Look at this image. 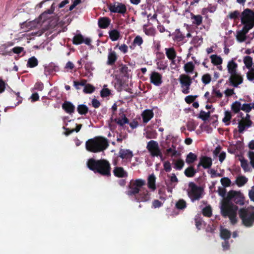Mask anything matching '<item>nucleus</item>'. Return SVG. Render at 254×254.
Instances as JSON below:
<instances>
[{"instance_id": "obj_29", "label": "nucleus", "mask_w": 254, "mask_h": 254, "mask_svg": "<svg viewBox=\"0 0 254 254\" xmlns=\"http://www.w3.org/2000/svg\"><path fill=\"white\" fill-rule=\"evenodd\" d=\"M197 160V155L190 152L186 157V162L189 165H190L192 163L196 161Z\"/></svg>"}, {"instance_id": "obj_21", "label": "nucleus", "mask_w": 254, "mask_h": 254, "mask_svg": "<svg viewBox=\"0 0 254 254\" xmlns=\"http://www.w3.org/2000/svg\"><path fill=\"white\" fill-rule=\"evenodd\" d=\"M120 157L123 159H129L133 156V152L131 150L127 149H121L120 152Z\"/></svg>"}, {"instance_id": "obj_43", "label": "nucleus", "mask_w": 254, "mask_h": 254, "mask_svg": "<svg viewBox=\"0 0 254 254\" xmlns=\"http://www.w3.org/2000/svg\"><path fill=\"white\" fill-rule=\"evenodd\" d=\"M202 214L204 216L207 217H211L212 215V210L210 205L206 206L202 209Z\"/></svg>"}, {"instance_id": "obj_51", "label": "nucleus", "mask_w": 254, "mask_h": 254, "mask_svg": "<svg viewBox=\"0 0 254 254\" xmlns=\"http://www.w3.org/2000/svg\"><path fill=\"white\" fill-rule=\"evenodd\" d=\"M120 32L116 29H112V40L115 41L121 38Z\"/></svg>"}, {"instance_id": "obj_30", "label": "nucleus", "mask_w": 254, "mask_h": 254, "mask_svg": "<svg viewBox=\"0 0 254 254\" xmlns=\"http://www.w3.org/2000/svg\"><path fill=\"white\" fill-rule=\"evenodd\" d=\"M115 77L116 81L115 83L114 87L118 91H120L122 90L124 83L121 79V77L119 74H116Z\"/></svg>"}, {"instance_id": "obj_37", "label": "nucleus", "mask_w": 254, "mask_h": 254, "mask_svg": "<svg viewBox=\"0 0 254 254\" xmlns=\"http://www.w3.org/2000/svg\"><path fill=\"white\" fill-rule=\"evenodd\" d=\"M34 23L32 22H24L20 24V26L25 31L31 29L34 27Z\"/></svg>"}, {"instance_id": "obj_3", "label": "nucleus", "mask_w": 254, "mask_h": 254, "mask_svg": "<svg viewBox=\"0 0 254 254\" xmlns=\"http://www.w3.org/2000/svg\"><path fill=\"white\" fill-rule=\"evenodd\" d=\"M238 214L241 224L246 228L252 227L254 224V208H242L239 211Z\"/></svg>"}, {"instance_id": "obj_17", "label": "nucleus", "mask_w": 254, "mask_h": 254, "mask_svg": "<svg viewBox=\"0 0 254 254\" xmlns=\"http://www.w3.org/2000/svg\"><path fill=\"white\" fill-rule=\"evenodd\" d=\"M154 114L152 110H146L142 112L141 117L142 122L144 124L148 123L149 121L153 117Z\"/></svg>"}, {"instance_id": "obj_56", "label": "nucleus", "mask_w": 254, "mask_h": 254, "mask_svg": "<svg viewBox=\"0 0 254 254\" xmlns=\"http://www.w3.org/2000/svg\"><path fill=\"white\" fill-rule=\"evenodd\" d=\"M251 105L250 103H244L241 105V110L247 113L251 112L252 111Z\"/></svg>"}, {"instance_id": "obj_42", "label": "nucleus", "mask_w": 254, "mask_h": 254, "mask_svg": "<svg viewBox=\"0 0 254 254\" xmlns=\"http://www.w3.org/2000/svg\"><path fill=\"white\" fill-rule=\"evenodd\" d=\"M38 62L35 57L30 58L27 62V66L33 68L38 65Z\"/></svg>"}, {"instance_id": "obj_24", "label": "nucleus", "mask_w": 254, "mask_h": 254, "mask_svg": "<svg viewBox=\"0 0 254 254\" xmlns=\"http://www.w3.org/2000/svg\"><path fill=\"white\" fill-rule=\"evenodd\" d=\"M156 178L153 174L150 175L147 179V186L149 189L154 191L156 189Z\"/></svg>"}, {"instance_id": "obj_23", "label": "nucleus", "mask_w": 254, "mask_h": 254, "mask_svg": "<svg viewBox=\"0 0 254 254\" xmlns=\"http://www.w3.org/2000/svg\"><path fill=\"white\" fill-rule=\"evenodd\" d=\"M110 19L107 17H100L98 19V25L100 28H106L110 24Z\"/></svg>"}, {"instance_id": "obj_20", "label": "nucleus", "mask_w": 254, "mask_h": 254, "mask_svg": "<svg viewBox=\"0 0 254 254\" xmlns=\"http://www.w3.org/2000/svg\"><path fill=\"white\" fill-rule=\"evenodd\" d=\"M200 161L202 163V167L205 169H209L212 165V159L206 156H201Z\"/></svg>"}, {"instance_id": "obj_13", "label": "nucleus", "mask_w": 254, "mask_h": 254, "mask_svg": "<svg viewBox=\"0 0 254 254\" xmlns=\"http://www.w3.org/2000/svg\"><path fill=\"white\" fill-rule=\"evenodd\" d=\"M134 197L137 202H145L150 199V194L146 189L142 188L139 193L134 196Z\"/></svg>"}, {"instance_id": "obj_46", "label": "nucleus", "mask_w": 254, "mask_h": 254, "mask_svg": "<svg viewBox=\"0 0 254 254\" xmlns=\"http://www.w3.org/2000/svg\"><path fill=\"white\" fill-rule=\"evenodd\" d=\"M210 111H208L207 112L201 111L199 114V118H200L202 121H206L208 120V118L210 117Z\"/></svg>"}, {"instance_id": "obj_18", "label": "nucleus", "mask_w": 254, "mask_h": 254, "mask_svg": "<svg viewBox=\"0 0 254 254\" xmlns=\"http://www.w3.org/2000/svg\"><path fill=\"white\" fill-rule=\"evenodd\" d=\"M114 175L118 178H126L127 173L121 167H115L113 170Z\"/></svg>"}, {"instance_id": "obj_22", "label": "nucleus", "mask_w": 254, "mask_h": 254, "mask_svg": "<svg viewBox=\"0 0 254 254\" xmlns=\"http://www.w3.org/2000/svg\"><path fill=\"white\" fill-rule=\"evenodd\" d=\"M238 65L237 63L235 62L234 60L230 61L227 64V68L228 73L231 74H234L237 72V68Z\"/></svg>"}, {"instance_id": "obj_15", "label": "nucleus", "mask_w": 254, "mask_h": 254, "mask_svg": "<svg viewBox=\"0 0 254 254\" xmlns=\"http://www.w3.org/2000/svg\"><path fill=\"white\" fill-rule=\"evenodd\" d=\"M243 81L242 76L239 73H232L230 74L229 82L234 87H238V85L242 84Z\"/></svg>"}, {"instance_id": "obj_34", "label": "nucleus", "mask_w": 254, "mask_h": 254, "mask_svg": "<svg viewBox=\"0 0 254 254\" xmlns=\"http://www.w3.org/2000/svg\"><path fill=\"white\" fill-rule=\"evenodd\" d=\"M143 39L140 36H137L134 39L133 42L131 46H129L131 49H134V48L137 46H140L143 43Z\"/></svg>"}, {"instance_id": "obj_31", "label": "nucleus", "mask_w": 254, "mask_h": 254, "mask_svg": "<svg viewBox=\"0 0 254 254\" xmlns=\"http://www.w3.org/2000/svg\"><path fill=\"white\" fill-rule=\"evenodd\" d=\"M241 108V103L238 101H235L231 106V111L235 114L239 113Z\"/></svg>"}, {"instance_id": "obj_35", "label": "nucleus", "mask_w": 254, "mask_h": 254, "mask_svg": "<svg viewBox=\"0 0 254 254\" xmlns=\"http://www.w3.org/2000/svg\"><path fill=\"white\" fill-rule=\"evenodd\" d=\"M247 178L244 176H240L237 177L236 179V184L239 187H242L247 182Z\"/></svg>"}, {"instance_id": "obj_40", "label": "nucleus", "mask_w": 254, "mask_h": 254, "mask_svg": "<svg viewBox=\"0 0 254 254\" xmlns=\"http://www.w3.org/2000/svg\"><path fill=\"white\" fill-rule=\"evenodd\" d=\"M244 63L247 68L248 69L252 68L253 58L251 56H246L243 60Z\"/></svg>"}, {"instance_id": "obj_48", "label": "nucleus", "mask_w": 254, "mask_h": 254, "mask_svg": "<svg viewBox=\"0 0 254 254\" xmlns=\"http://www.w3.org/2000/svg\"><path fill=\"white\" fill-rule=\"evenodd\" d=\"M244 26L242 28V30H240L242 33L246 35L247 34L249 33V31L250 30L254 27V24H243Z\"/></svg>"}, {"instance_id": "obj_39", "label": "nucleus", "mask_w": 254, "mask_h": 254, "mask_svg": "<svg viewBox=\"0 0 254 254\" xmlns=\"http://www.w3.org/2000/svg\"><path fill=\"white\" fill-rule=\"evenodd\" d=\"M77 112L79 114L85 115L88 112V108L85 105L81 104L77 106Z\"/></svg>"}, {"instance_id": "obj_41", "label": "nucleus", "mask_w": 254, "mask_h": 254, "mask_svg": "<svg viewBox=\"0 0 254 254\" xmlns=\"http://www.w3.org/2000/svg\"><path fill=\"white\" fill-rule=\"evenodd\" d=\"M231 232L227 229H221L220 231V237L225 240H228L231 237Z\"/></svg>"}, {"instance_id": "obj_8", "label": "nucleus", "mask_w": 254, "mask_h": 254, "mask_svg": "<svg viewBox=\"0 0 254 254\" xmlns=\"http://www.w3.org/2000/svg\"><path fill=\"white\" fill-rule=\"evenodd\" d=\"M179 81L182 89V92L185 94H189L192 79L189 75L183 73L180 75Z\"/></svg>"}, {"instance_id": "obj_47", "label": "nucleus", "mask_w": 254, "mask_h": 254, "mask_svg": "<svg viewBox=\"0 0 254 254\" xmlns=\"http://www.w3.org/2000/svg\"><path fill=\"white\" fill-rule=\"evenodd\" d=\"M232 115L230 112H225V117L223 119V122L225 123V125L228 126L230 124V120L231 119Z\"/></svg>"}, {"instance_id": "obj_53", "label": "nucleus", "mask_w": 254, "mask_h": 254, "mask_svg": "<svg viewBox=\"0 0 254 254\" xmlns=\"http://www.w3.org/2000/svg\"><path fill=\"white\" fill-rule=\"evenodd\" d=\"M166 154L170 155L171 154V156L172 157L175 156H178L180 155V153L178 152L176 149H173V148H168L166 150Z\"/></svg>"}, {"instance_id": "obj_7", "label": "nucleus", "mask_w": 254, "mask_h": 254, "mask_svg": "<svg viewBox=\"0 0 254 254\" xmlns=\"http://www.w3.org/2000/svg\"><path fill=\"white\" fill-rule=\"evenodd\" d=\"M225 199L230 202H234L240 205H243L244 204V196L240 191L231 190L228 192Z\"/></svg>"}, {"instance_id": "obj_33", "label": "nucleus", "mask_w": 254, "mask_h": 254, "mask_svg": "<svg viewBox=\"0 0 254 254\" xmlns=\"http://www.w3.org/2000/svg\"><path fill=\"white\" fill-rule=\"evenodd\" d=\"M212 63L215 65H218L223 63V60L217 55H212L210 56Z\"/></svg>"}, {"instance_id": "obj_28", "label": "nucleus", "mask_w": 254, "mask_h": 254, "mask_svg": "<svg viewBox=\"0 0 254 254\" xmlns=\"http://www.w3.org/2000/svg\"><path fill=\"white\" fill-rule=\"evenodd\" d=\"M198 172V170L194 169L193 166L190 165L185 170L184 173L187 177L191 178L193 177Z\"/></svg>"}, {"instance_id": "obj_57", "label": "nucleus", "mask_w": 254, "mask_h": 254, "mask_svg": "<svg viewBox=\"0 0 254 254\" xmlns=\"http://www.w3.org/2000/svg\"><path fill=\"white\" fill-rule=\"evenodd\" d=\"M144 32L148 36H154L155 34V29L152 27L149 28L144 27Z\"/></svg>"}, {"instance_id": "obj_63", "label": "nucleus", "mask_w": 254, "mask_h": 254, "mask_svg": "<svg viewBox=\"0 0 254 254\" xmlns=\"http://www.w3.org/2000/svg\"><path fill=\"white\" fill-rule=\"evenodd\" d=\"M248 158L250 160V164L254 169V151H250L248 152Z\"/></svg>"}, {"instance_id": "obj_19", "label": "nucleus", "mask_w": 254, "mask_h": 254, "mask_svg": "<svg viewBox=\"0 0 254 254\" xmlns=\"http://www.w3.org/2000/svg\"><path fill=\"white\" fill-rule=\"evenodd\" d=\"M190 15L192 24L197 26L202 24L203 17L200 14L195 15L193 13H190Z\"/></svg>"}, {"instance_id": "obj_52", "label": "nucleus", "mask_w": 254, "mask_h": 254, "mask_svg": "<svg viewBox=\"0 0 254 254\" xmlns=\"http://www.w3.org/2000/svg\"><path fill=\"white\" fill-rule=\"evenodd\" d=\"M185 165V162L182 159L176 161L174 164V168L178 170H181Z\"/></svg>"}, {"instance_id": "obj_12", "label": "nucleus", "mask_w": 254, "mask_h": 254, "mask_svg": "<svg viewBox=\"0 0 254 254\" xmlns=\"http://www.w3.org/2000/svg\"><path fill=\"white\" fill-rule=\"evenodd\" d=\"M91 40L89 38H84L81 34L75 35L72 39V43L74 45H78L85 43L87 46L91 45Z\"/></svg>"}, {"instance_id": "obj_62", "label": "nucleus", "mask_w": 254, "mask_h": 254, "mask_svg": "<svg viewBox=\"0 0 254 254\" xmlns=\"http://www.w3.org/2000/svg\"><path fill=\"white\" fill-rule=\"evenodd\" d=\"M250 69V71L247 73L246 76L248 80L253 81L254 80V68Z\"/></svg>"}, {"instance_id": "obj_5", "label": "nucleus", "mask_w": 254, "mask_h": 254, "mask_svg": "<svg viewBox=\"0 0 254 254\" xmlns=\"http://www.w3.org/2000/svg\"><path fill=\"white\" fill-rule=\"evenodd\" d=\"M190 189L188 190V196L192 201L199 200L202 197L203 190L193 182L189 184Z\"/></svg>"}, {"instance_id": "obj_9", "label": "nucleus", "mask_w": 254, "mask_h": 254, "mask_svg": "<svg viewBox=\"0 0 254 254\" xmlns=\"http://www.w3.org/2000/svg\"><path fill=\"white\" fill-rule=\"evenodd\" d=\"M146 148L152 157H158L161 155V150L157 141L153 140L149 141L147 143Z\"/></svg>"}, {"instance_id": "obj_10", "label": "nucleus", "mask_w": 254, "mask_h": 254, "mask_svg": "<svg viewBox=\"0 0 254 254\" xmlns=\"http://www.w3.org/2000/svg\"><path fill=\"white\" fill-rule=\"evenodd\" d=\"M127 11L126 5L120 2H115L112 5V12L114 13H118L124 15Z\"/></svg>"}, {"instance_id": "obj_64", "label": "nucleus", "mask_w": 254, "mask_h": 254, "mask_svg": "<svg viewBox=\"0 0 254 254\" xmlns=\"http://www.w3.org/2000/svg\"><path fill=\"white\" fill-rule=\"evenodd\" d=\"M197 98V96H192L189 95L186 97L185 100L188 104H190L194 102L196 98Z\"/></svg>"}, {"instance_id": "obj_14", "label": "nucleus", "mask_w": 254, "mask_h": 254, "mask_svg": "<svg viewBox=\"0 0 254 254\" xmlns=\"http://www.w3.org/2000/svg\"><path fill=\"white\" fill-rule=\"evenodd\" d=\"M150 82L155 86H160L163 83L161 74L152 71L150 74Z\"/></svg>"}, {"instance_id": "obj_11", "label": "nucleus", "mask_w": 254, "mask_h": 254, "mask_svg": "<svg viewBox=\"0 0 254 254\" xmlns=\"http://www.w3.org/2000/svg\"><path fill=\"white\" fill-rule=\"evenodd\" d=\"M127 68L126 65L122 63H117L112 66V69H114V74L115 76L117 74L120 75V77H122L123 75H125L127 73Z\"/></svg>"}, {"instance_id": "obj_26", "label": "nucleus", "mask_w": 254, "mask_h": 254, "mask_svg": "<svg viewBox=\"0 0 254 254\" xmlns=\"http://www.w3.org/2000/svg\"><path fill=\"white\" fill-rule=\"evenodd\" d=\"M253 124L248 125V123L242 120L239 121L238 123V131L240 133H243L245 130L246 128H249L252 126Z\"/></svg>"}, {"instance_id": "obj_32", "label": "nucleus", "mask_w": 254, "mask_h": 254, "mask_svg": "<svg viewBox=\"0 0 254 254\" xmlns=\"http://www.w3.org/2000/svg\"><path fill=\"white\" fill-rule=\"evenodd\" d=\"M185 38V36L182 34L179 29H177L175 32L174 40L177 42H183Z\"/></svg>"}, {"instance_id": "obj_59", "label": "nucleus", "mask_w": 254, "mask_h": 254, "mask_svg": "<svg viewBox=\"0 0 254 254\" xmlns=\"http://www.w3.org/2000/svg\"><path fill=\"white\" fill-rule=\"evenodd\" d=\"M236 37L237 40L240 42H243L246 39V36L240 31H237Z\"/></svg>"}, {"instance_id": "obj_50", "label": "nucleus", "mask_w": 254, "mask_h": 254, "mask_svg": "<svg viewBox=\"0 0 254 254\" xmlns=\"http://www.w3.org/2000/svg\"><path fill=\"white\" fill-rule=\"evenodd\" d=\"M95 87L90 84L85 85L83 89V92L86 94H90L94 92Z\"/></svg>"}, {"instance_id": "obj_55", "label": "nucleus", "mask_w": 254, "mask_h": 254, "mask_svg": "<svg viewBox=\"0 0 254 254\" xmlns=\"http://www.w3.org/2000/svg\"><path fill=\"white\" fill-rule=\"evenodd\" d=\"M240 12L238 10L233 11V12H231L229 13L228 15V17L231 19H237L239 18L240 16Z\"/></svg>"}, {"instance_id": "obj_36", "label": "nucleus", "mask_w": 254, "mask_h": 254, "mask_svg": "<svg viewBox=\"0 0 254 254\" xmlns=\"http://www.w3.org/2000/svg\"><path fill=\"white\" fill-rule=\"evenodd\" d=\"M176 208L179 210H184L187 207V202L183 199H180L176 203Z\"/></svg>"}, {"instance_id": "obj_44", "label": "nucleus", "mask_w": 254, "mask_h": 254, "mask_svg": "<svg viewBox=\"0 0 254 254\" xmlns=\"http://www.w3.org/2000/svg\"><path fill=\"white\" fill-rule=\"evenodd\" d=\"M168 66L167 61H159L157 63V68L160 70H165Z\"/></svg>"}, {"instance_id": "obj_49", "label": "nucleus", "mask_w": 254, "mask_h": 254, "mask_svg": "<svg viewBox=\"0 0 254 254\" xmlns=\"http://www.w3.org/2000/svg\"><path fill=\"white\" fill-rule=\"evenodd\" d=\"M146 137L148 139L157 137V132L155 130H149L146 132Z\"/></svg>"}, {"instance_id": "obj_54", "label": "nucleus", "mask_w": 254, "mask_h": 254, "mask_svg": "<svg viewBox=\"0 0 254 254\" xmlns=\"http://www.w3.org/2000/svg\"><path fill=\"white\" fill-rule=\"evenodd\" d=\"M201 80L203 83L205 85L210 83L211 81V75L209 73H205L202 76Z\"/></svg>"}, {"instance_id": "obj_38", "label": "nucleus", "mask_w": 254, "mask_h": 254, "mask_svg": "<svg viewBox=\"0 0 254 254\" xmlns=\"http://www.w3.org/2000/svg\"><path fill=\"white\" fill-rule=\"evenodd\" d=\"M194 65L192 62L187 63L184 65V70L186 73H192L194 70Z\"/></svg>"}, {"instance_id": "obj_1", "label": "nucleus", "mask_w": 254, "mask_h": 254, "mask_svg": "<svg viewBox=\"0 0 254 254\" xmlns=\"http://www.w3.org/2000/svg\"><path fill=\"white\" fill-rule=\"evenodd\" d=\"M87 166L89 170L95 173H99L103 176L110 175V164L106 160L90 158L87 161Z\"/></svg>"}, {"instance_id": "obj_4", "label": "nucleus", "mask_w": 254, "mask_h": 254, "mask_svg": "<svg viewBox=\"0 0 254 254\" xmlns=\"http://www.w3.org/2000/svg\"><path fill=\"white\" fill-rule=\"evenodd\" d=\"M146 185V181L141 179L132 180L130 181L128 185V190L126 194L129 196H136L142 189V187Z\"/></svg>"}, {"instance_id": "obj_60", "label": "nucleus", "mask_w": 254, "mask_h": 254, "mask_svg": "<svg viewBox=\"0 0 254 254\" xmlns=\"http://www.w3.org/2000/svg\"><path fill=\"white\" fill-rule=\"evenodd\" d=\"M221 185L224 187H228L230 186L231 181L228 177L221 178L220 180Z\"/></svg>"}, {"instance_id": "obj_27", "label": "nucleus", "mask_w": 254, "mask_h": 254, "mask_svg": "<svg viewBox=\"0 0 254 254\" xmlns=\"http://www.w3.org/2000/svg\"><path fill=\"white\" fill-rule=\"evenodd\" d=\"M114 122L121 127H123L125 124H128V120L124 113L121 115V117L115 119Z\"/></svg>"}, {"instance_id": "obj_25", "label": "nucleus", "mask_w": 254, "mask_h": 254, "mask_svg": "<svg viewBox=\"0 0 254 254\" xmlns=\"http://www.w3.org/2000/svg\"><path fill=\"white\" fill-rule=\"evenodd\" d=\"M166 55L170 60H175L176 58L177 53L174 48H165Z\"/></svg>"}, {"instance_id": "obj_2", "label": "nucleus", "mask_w": 254, "mask_h": 254, "mask_svg": "<svg viewBox=\"0 0 254 254\" xmlns=\"http://www.w3.org/2000/svg\"><path fill=\"white\" fill-rule=\"evenodd\" d=\"M107 138L102 136H96L88 139L85 143L86 149L89 152L98 153L103 151L109 147Z\"/></svg>"}, {"instance_id": "obj_6", "label": "nucleus", "mask_w": 254, "mask_h": 254, "mask_svg": "<svg viewBox=\"0 0 254 254\" xmlns=\"http://www.w3.org/2000/svg\"><path fill=\"white\" fill-rule=\"evenodd\" d=\"M238 210V206L234 205L233 203L230 202L225 198L221 203L220 207L221 214L224 217L236 213Z\"/></svg>"}, {"instance_id": "obj_61", "label": "nucleus", "mask_w": 254, "mask_h": 254, "mask_svg": "<svg viewBox=\"0 0 254 254\" xmlns=\"http://www.w3.org/2000/svg\"><path fill=\"white\" fill-rule=\"evenodd\" d=\"M111 94V90L108 88H103L100 92L101 97L105 98L110 96Z\"/></svg>"}, {"instance_id": "obj_58", "label": "nucleus", "mask_w": 254, "mask_h": 254, "mask_svg": "<svg viewBox=\"0 0 254 254\" xmlns=\"http://www.w3.org/2000/svg\"><path fill=\"white\" fill-rule=\"evenodd\" d=\"M237 216V212L228 216L230 219L231 224L235 225L238 223V219Z\"/></svg>"}, {"instance_id": "obj_16", "label": "nucleus", "mask_w": 254, "mask_h": 254, "mask_svg": "<svg viewBox=\"0 0 254 254\" xmlns=\"http://www.w3.org/2000/svg\"><path fill=\"white\" fill-rule=\"evenodd\" d=\"M63 110L66 113L71 114L75 111V106L70 101H64L62 105Z\"/></svg>"}, {"instance_id": "obj_45", "label": "nucleus", "mask_w": 254, "mask_h": 254, "mask_svg": "<svg viewBox=\"0 0 254 254\" xmlns=\"http://www.w3.org/2000/svg\"><path fill=\"white\" fill-rule=\"evenodd\" d=\"M241 166L245 172H250L251 168L249 165L248 161L243 159L241 160Z\"/></svg>"}]
</instances>
